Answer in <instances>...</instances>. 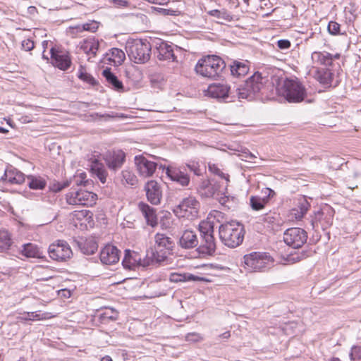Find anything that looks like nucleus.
Here are the masks:
<instances>
[{"mask_svg": "<svg viewBox=\"0 0 361 361\" xmlns=\"http://www.w3.org/2000/svg\"><path fill=\"white\" fill-rule=\"evenodd\" d=\"M12 243L9 232L6 230H0V252L8 250Z\"/></svg>", "mask_w": 361, "mask_h": 361, "instance_id": "obj_38", "label": "nucleus"}, {"mask_svg": "<svg viewBox=\"0 0 361 361\" xmlns=\"http://www.w3.org/2000/svg\"><path fill=\"white\" fill-rule=\"evenodd\" d=\"M21 254L26 257L42 258L43 253L37 245L33 243H27L23 245Z\"/></svg>", "mask_w": 361, "mask_h": 361, "instance_id": "obj_29", "label": "nucleus"}, {"mask_svg": "<svg viewBox=\"0 0 361 361\" xmlns=\"http://www.w3.org/2000/svg\"><path fill=\"white\" fill-rule=\"evenodd\" d=\"M245 268L250 271H262L273 266L274 259L267 252H253L244 255Z\"/></svg>", "mask_w": 361, "mask_h": 361, "instance_id": "obj_6", "label": "nucleus"}, {"mask_svg": "<svg viewBox=\"0 0 361 361\" xmlns=\"http://www.w3.org/2000/svg\"><path fill=\"white\" fill-rule=\"evenodd\" d=\"M126 50L135 63H145L150 57L151 46L147 39H130L126 42Z\"/></svg>", "mask_w": 361, "mask_h": 361, "instance_id": "obj_5", "label": "nucleus"}, {"mask_svg": "<svg viewBox=\"0 0 361 361\" xmlns=\"http://www.w3.org/2000/svg\"><path fill=\"white\" fill-rule=\"evenodd\" d=\"M334 216V209L329 205H324L314 213L312 224L314 227L320 226L324 230L332 225Z\"/></svg>", "mask_w": 361, "mask_h": 361, "instance_id": "obj_12", "label": "nucleus"}, {"mask_svg": "<svg viewBox=\"0 0 361 361\" xmlns=\"http://www.w3.org/2000/svg\"><path fill=\"white\" fill-rule=\"evenodd\" d=\"M49 255L54 260L63 262L72 257L73 252L67 242L59 240L49 245Z\"/></svg>", "mask_w": 361, "mask_h": 361, "instance_id": "obj_10", "label": "nucleus"}, {"mask_svg": "<svg viewBox=\"0 0 361 361\" xmlns=\"http://www.w3.org/2000/svg\"><path fill=\"white\" fill-rule=\"evenodd\" d=\"M244 228L238 222H229L219 228V237L225 245L235 247L240 245L244 238Z\"/></svg>", "mask_w": 361, "mask_h": 361, "instance_id": "obj_4", "label": "nucleus"}, {"mask_svg": "<svg viewBox=\"0 0 361 361\" xmlns=\"http://www.w3.org/2000/svg\"><path fill=\"white\" fill-rule=\"evenodd\" d=\"M166 259L165 255L157 256L153 252L147 253L145 257L142 258L141 255L134 251L126 250L125 255L122 261L123 266L126 269H134L136 267H146L153 264L154 262L158 263L164 261Z\"/></svg>", "mask_w": 361, "mask_h": 361, "instance_id": "obj_3", "label": "nucleus"}, {"mask_svg": "<svg viewBox=\"0 0 361 361\" xmlns=\"http://www.w3.org/2000/svg\"><path fill=\"white\" fill-rule=\"evenodd\" d=\"M150 83L153 87L161 89L165 85L166 81L162 75L154 73L150 75Z\"/></svg>", "mask_w": 361, "mask_h": 361, "instance_id": "obj_44", "label": "nucleus"}, {"mask_svg": "<svg viewBox=\"0 0 361 361\" xmlns=\"http://www.w3.org/2000/svg\"><path fill=\"white\" fill-rule=\"evenodd\" d=\"M126 77L134 84L139 83L142 79V71L135 66H130L126 71Z\"/></svg>", "mask_w": 361, "mask_h": 361, "instance_id": "obj_37", "label": "nucleus"}, {"mask_svg": "<svg viewBox=\"0 0 361 361\" xmlns=\"http://www.w3.org/2000/svg\"><path fill=\"white\" fill-rule=\"evenodd\" d=\"M135 166L139 176L143 178L151 177L157 169V164L143 155L135 157Z\"/></svg>", "mask_w": 361, "mask_h": 361, "instance_id": "obj_13", "label": "nucleus"}, {"mask_svg": "<svg viewBox=\"0 0 361 361\" xmlns=\"http://www.w3.org/2000/svg\"><path fill=\"white\" fill-rule=\"evenodd\" d=\"M241 157L242 160L248 161V159H252L256 157L248 150H244L242 152V154L240 155Z\"/></svg>", "mask_w": 361, "mask_h": 361, "instance_id": "obj_61", "label": "nucleus"}, {"mask_svg": "<svg viewBox=\"0 0 361 361\" xmlns=\"http://www.w3.org/2000/svg\"><path fill=\"white\" fill-rule=\"evenodd\" d=\"M199 207V202L193 197H188L183 199L173 212L180 218L192 219L197 216Z\"/></svg>", "mask_w": 361, "mask_h": 361, "instance_id": "obj_9", "label": "nucleus"}, {"mask_svg": "<svg viewBox=\"0 0 361 361\" xmlns=\"http://www.w3.org/2000/svg\"><path fill=\"white\" fill-rule=\"evenodd\" d=\"M19 121L21 123L25 124L33 122L34 118L27 115H23L19 118Z\"/></svg>", "mask_w": 361, "mask_h": 361, "instance_id": "obj_63", "label": "nucleus"}, {"mask_svg": "<svg viewBox=\"0 0 361 361\" xmlns=\"http://www.w3.org/2000/svg\"><path fill=\"white\" fill-rule=\"evenodd\" d=\"M97 195L86 190H71L66 195L68 204L92 207L96 204Z\"/></svg>", "mask_w": 361, "mask_h": 361, "instance_id": "obj_8", "label": "nucleus"}, {"mask_svg": "<svg viewBox=\"0 0 361 361\" xmlns=\"http://www.w3.org/2000/svg\"><path fill=\"white\" fill-rule=\"evenodd\" d=\"M79 78L86 82H91L93 78L88 75L87 73L83 72L82 70L80 71Z\"/></svg>", "mask_w": 361, "mask_h": 361, "instance_id": "obj_62", "label": "nucleus"}, {"mask_svg": "<svg viewBox=\"0 0 361 361\" xmlns=\"http://www.w3.org/2000/svg\"><path fill=\"white\" fill-rule=\"evenodd\" d=\"M219 184L216 182L209 180H204L201 182L198 191L201 196L205 197H212L216 196L219 198L220 192L219 191Z\"/></svg>", "mask_w": 361, "mask_h": 361, "instance_id": "obj_21", "label": "nucleus"}, {"mask_svg": "<svg viewBox=\"0 0 361 361\" xmlns=\"http://www.w3.org/2000/svg\"><path fill=\"white\" fill-rule=\"evenodd\" d=\"M90 167L92 171L97 176L99 180L102 183H106L107 173L103 164L95 159L92 161Z\"/></svg>", "mask_w": 361, "mask_h": 361, "instance_id": "obj_34", "label": "nucleus"}, {"mask_svg": "<svg viewBox=\"0 0 361 361\" xmlns=\"http://www.w3.org/2000/svg\"><path fill=\"white\" fill-rule=\"evenodd\" d=\"M155 243L157 250L155 252H152L155 253L157 256V254L159 255H162L164 254L166 257L167 255L169 254L170 251L173 247V243L171 239L166 235L161 233L156 234Z\"/></svg>", "mask_w": 361, "mask_h": 361, "instance_id": "obj_16", "label": "nucleus"}, {"mask_svg": "<svg viewBox=\"0 0 361 361\" xmlns=\"http://www.w3.org/2000/svg\"><path fill=\"white\" fill-rule=\"evenodd\" d=\"M4 179L11 184H21L25 181L24 174L16 169L10 167L6 169Z\"/></svg>", "mask_w": 361, "mask_h": 361, "instance_id": "obj_27", "label": "nucleus"}, {"mask_svg": "<svg viewBox=\"0 0 361 361\" xmlns=\"http://www.w3.org/2000/svg\"><path fill=\"white\" fill-rule=\"evenodd\" d=\"M204 281L210 282L211 280L205 277H202L197 275H195L190 273H185V281Z\"/></svg>", "mask_w": 361, "mask_h": 361, "instance_id": "obj_52", "label": "nucleus"}, {"mask_svg": "<svg viewBox=\"0 0 361 361\" xmlns=\"http://www.w3.org/2000/svg\"><path fill=\"white\" fill-rule=\"evenodd\" d=\"M169 280L171 282H185V273H171L169 276Z\"/></svg>", "mask_w": 361, "mask_h": 361, "instance_id": "obj_53", "label": "nucleus"}, {"mask_svg": "<svg viewBox=\"0 0 361 361\" xmlns=\"http://www.w3.org/2000/svg\"><path fill=\"white\" fill-rule=\"evenodd\" d=\"M51 63L62 71L68 69L71 65L69 54L59 47L51 46L50 48Z\"/></svg>", "mask_w": 361, "mask_h": 361, "instance_id": "obj_14", "label": "nucleus"}, {"mask_svg": "<svg viewBox=\"0 0 361 361\" xmlns=\"http://www.w3.org/2000/svg\"><path fill=\"white\" fill-rule=\"evenodd\" d=\"M56 317L51 312H42L41 311L24 312L17 317L18 322L41 321L47 320Z\"/></svg>", "mask_w": 361, "mask_h": 361, "instance_id": "obj_22", "label": "nucleus"}, {"mask_svg": "<svg viewBox=\"0 0 361 361\" xmlns=\"http://www.w3.org/2000/svg\"><path fill=\"white\" fill-rule=\"evenodd\" d=\"M103 76L105 78L106 82L109 85H111L112 87L117 91H123V86L121 81H120L118 78L111 72L110 69L106 68L102 72Z\"/></svg>", "mask_w": 361, "mask_h": 361, "instance_id": "obj_32", "label": "nucleus"}, {"mask_svg": "<svg viewBox=\"0 0 361 361\" xmlns=\"http://www.w3.org/2000/svg\"><path fill=\"white\" fill-rule=\"evenodd\" d=\"M120 252L116 246L106 245L100 252V260L104 264H114L119 261Z\"/></svg>", "mask_w": 361, "mask_h": 361, "instance_id": "obj_18", "label": "nucleus"}, {"mask_svg": "<svg viewBox=\"0 0 361 361\" xmlns=\"http://www.w3.org/2000/svg\"><path fill=\"white\" fill-rule=\"evenodd\" d=\"M296 326V324L294 322H290L286 324L282 328L283 331L285 334L290 336L295 333L294 329Z\"/></svg>", "mask_w": 361, "mask_h": 361, "instance_id": "obj_55", "label": "nucleus"}, {"mask_svg": "<svg viewBox=\"0 0 361 361\" xmlns=\"http://www.w3.org/2000/svg\"><path fill=\"white\" fill-rule=\"evenodd\" d=\"M109 60L112 61L115 66L121 65L126 59L123 51L118 48H112L108 54Z\"/></svg>", "mask_w": 361, "mask_h": 361, "instance_id": "obj_36", "label": "nucleus"}, {"mask_svg": "<svg viewBox=\"0 0 361 361\" xmlns=\"http://www.w3.org/2000/svg\"><path fill=\"white\" fill-rule=\"evenodd\" d=\"M89 211L87 210H80V211H74L71 214V219L74 222L75 226H77V222L78 221H86L88 218H90L89 216Z\"/></svg>", "mask_w": 361, "mask_h": 361, "instance_id": "obj_43", "label": "nucleus"}, {"mask_svg": "<svg viewBox=\"0 0 361 361\" xmlns=\"http://www.w3.org/2000/svg\"><path fill=\"white\" fill-rule=\"evenodd\" d=\"M307 235L305 230L300 228H290L283 233V241L293 248L302 247L307 241Z\"/></svg>", "mask_w": 361, "mask_h": 361, "instance_id": "obj_11", "label": "nucleus"}, {"mask_svg": "<svg viewBox=\"0 0 361 361\" xmlns=\"http://www.w3.org/2000/svg\"><path fill=\"white\" fill-rule=\"evenodd\" d=\"M121 181L123 184L135 186L137 184L138 179L132 171L125 169L121 172Z\"/></svg>", "mask_w": 361, "mask_h": 361, "instance_id": "obj_39", "label": "nucleus"}, {"mask_svg": "<svg viewBox=\"0 0 361 361\" xmlns=\"http://www.w3.org/2000/svg\"><path fill=\"white\" fill-rule=\"evenodd\" d=\"M99 25L97 22L92 21L91 23H87L82 25V30L95 32Z\"/></svg>", "mask_w": 361, "mask_h": 361, "instance_id": "obj_57", "label": "nucleus"}, {"mask_svg": "<svg viewBox=\"0 0 361 361\" xmlns=\"http://www.w3.org/2000/svg\"><path fill=\"white\" fill-rule=\"evenodd\" d=\"M290 45V42L288 39H279L277 41V47L281 50L289 49Z\"/></svg>", "mask_w": 361, "mask_h": 361, "instance_id": "obj_59", "label": "nucleus"}, {"mask_svg": "<svg viewBox=\"0 0 361 361\" xmlns=\"http://www.w3.org/2000/svg\"><path fill=\"white\" fill-rule=\"evenodd\" d=\"M198 250L200 253L209 255H212L216 250V243L214 235L211 234L202 235Z\"/></svg>", "mask_w": 361, "mask_h": 361, "instance_id": "obj_24", "label": "nucleus"}, {"mask_svg": "<svg viewBox=\"0 0 361 361\" xmlns=\"http://www.w3.org/2000/svg\"><path fill=\"white\" fill-rule=\"evenodd\" d=\"M340 57L339 54L332 55L326 51H314L312 54L311 58L314 63H317L324 66H330L334 59Z\"/></svg>", "mask_w": 361, "mask_h": 361, "instance_id": "obj_23", "label": "nucleus"}, {"mask_svg": "<svg viewBox=\"0 0 361 361\" xmlns=\"http://www.w3.org/2000/svg\"><path fill=\"white\" fill-rule=\"evenodd\" d=\"M157 57L159 60H174L172 47L164 42H161L157 47Z\"/></svg>", "mask_w": 361, "mask_h": 361, "instance_id": "obj_30", "label": "nucleus"}, {"mask_svg": "<svg viewBox=\"0 0 361 361\" xmlns=\"http://www.w3.org/2000/svg\"><path fill=\"white\" fill-rule=\"evenodd\" d=\"M278 214L274 212L267 213L261 216V221L263 224H267L268 226L274 224L278 220Z\"/></svg>", "mask_w": 361, "mask_h": 361, "instance_id": "obj_47", "label": "nucleus"}, {"mask_svg": "<svg viewBox=\"0 0 361 361\" xmlns=\"http://www.w3.org/2000/svg\"><path fill=\"white\" fill-rule=\"evenodd\" d=\"M80 48L86 54L95 56L99 48V42L94 38H87L80 42Z\"/></svg>", "mask_w": 361, "mask_h": 361, "instance_id": "obj_28", "label": "nucleus"}, {"mask_svg": "<svg viewBox=\"0 0 361 361\" xmlns=\"http://www.w3.org/2000/svg\"><path fill=\"white\" fill-rule=\"evenodd\" d=\"M109 2L116 8H128L130 5L128 0H109Z\"/></svg>", "mask_w": 361, "mask_h": 361, "instance_id": "obj_54", "label": "nucleus"}, {"mask_svg": "<svg viewBox=\"0 0 361 361\" xmlns=\"http://www.w3.org/2000/svg\"><path fill=\"white\" fill-rule=\"evenodd\" d=\"M179 244L182 247L186 249L195 247L198 244L197 237L194 231L186 230L182 234Z\"/></svg>", "mask_w": 361, "mask_h": 361, "instance_id": "obj_26", "label": "nucleus"}, {"mask_svg": "<svg viewBox=\"0 0 361 361\" xmlns=\"http://www.w3.org/2000/svg\"><path fill=\"white\" fill-rule=\"evenodd\" d=\"M341 25L335 21H330L328 25V31L332 35L340 34Z\"/></svg>", "mask_w": 361, "mask_h": 361, "instance_id": "obj_50", "label": "nucleus"}, {"mask_svg": "<svg viewBox=\"0 0 361 361\" xmlns=\"http://www.w3.org/2000/svg\"><path fill=\"white\" fill-rule=\"evenodd\" d=\"M249 71V66L247 61H238L233 62L231 65V72L234 76L240 77L245 75Z\"/></svg>", "mask_w": 361, "mask_h": 361, "instance_id": "obj_33", "label": "nucleus"}, {"mask_svg": "<svg viewBox=\"0 0 361 361\" xmlns=\"http://www.w3.org/2000/svg\"><path fill=\"white\" fill-rule=\"evenodd\" d=\"M22 47L25 51H30L34 48V42L30 39H25L22 42Z\"/></svg>", "mask_w": 361, "mask_h": 361, "instance_id": "obj_60", "label": "nucleus"}, {"mask_svg": "<svg viewBox=\"0 0 361 361\" xmlns=\"http://www.w3.org/2000/svg\"><path fill=\"white\" fill-rule=\"evenodd\" d=\"M81 252L85 255H92L98 248L97 241L94 238H87L82 240L78 244Z\"/></svg>", "mask_w": 361, "mask_h": 361, "instance_id": "obj_31", "label": "nucleus"}, {"mask_svg": "<svg viewBox=\"0 0 361 361\" xmlns=\"http://www.w3.org/2000/svg\"><path fill=\"white\" fill-rule=\"evenodd\" d=\"M145 190L148 201L153 204H158L162 196L159 184L155 180H149L145 186Z\"/></svg>", "mask_w": 361, "mask_h": 361, "instance_id": "obj_20", "label": "nucleus"}, {"mask_svg": "<svg viewBox=\"0 0 361 361\" xmlns=\"http://www.w3.org/2000/svg\"><path fill=\"white\" fill-rule=\"evenodd\" d=\"M267 78L262 75V73H255L247 79L243 87L238 88L240 98L252 99L257 93L264 89Z\"/></svg>", "mask_w": 361, "mask_h": 361, "instance_id": "obj_7", "label": "nucleus"}, {"mask_svg": "<svg viewBox=\"0 0 361 361\" xmlns=\"http://www.w3.org/2000/svg\"><path fill=\"white\" fill-rule=\"evenodd\" d=\"M139 209L146 219L147 224L152 227L157 225V217L155 210L148 204L140 202L138 204Z\"/></svg>", "mask_w": 361, "mask_h": 361, "instance_id": "obj_25", "label": "nucleus"}, {"mask_svg": "<svg viewBox=\"0 0 361 361\" xmlns=\"http://www.w3.org/2000/svg\"><path fill=\"white\" fill-rule=\"evenodd\" d=\"M153 9L164 16H176L178 13L177 11L159 7H154Z\"/></svg>", "mask_w": 361, "mask_h": 361, "instance_id": "obj_56", "label": "nucleus"}, {"mask_svg": "<svg viewBox=\"0 0 361 361\" xmlns=\"http://www.w3.org/2000/svg\"><path fill=\"white\" fill-rule=\"evenodd\" d=\"M185 339L188 341L198 342L202 340V337L197 333H189L185 336Z\"/></svg>", "mask_w": 361, "mask_h": 361, "instance_id": "obj_58", "label": "nucleus"}, {"mask_svg": "<svg viewBox=\"0 0 361 361\" xmlns=\"http://www.w3.org/2000/svg\"><path fill=\"white\" fill-rule=\"evenodd\" d=\"M350 357L352 361L361 360V346H353L351 348Z\"/></svg>", "mask_w": 361, "mask_h": 361, "instance_id": "obj_51", "label": "nucleus"}, {"mask_svg": "<svg viewBox=\"0 0 361 361\" xmlns=\"http://www.w3.org/2000/svg\"><path fill=\"white\" fill-rule=\"evenodd\" d=\"M266 202L264 199L258 197H251L250 204L254 210H260L264 208Z\"/></svg>", "mask_w": 361, "mask_h": 361, "instance_id": "obj_48", "label": "nucleus"}, {"mask_svg": "<svg viewBox=\"0 0 361 361\" xmlns=\"http://www.w3.org/2000/svg\"><path fill=\"white\" fill-rule=\"evenodd\" d=\"M28 185L31 189L42 190L46 185L45 180L39 176H27Z\"/></svg>", "mask_w": 361, "mask_h": 361, "instance_id": "obj_41", "label": "nucleus"}, {"mask_svg": "<svg viewBox=\"0 0 361 361\" xmlns=\"http://www.w3.org/2000/svg\"><path fill=\"white\" fill-rule=\"evenodd\" d=\"M330 72L324 70H318L314 75L315 78L319 81L320 83L327 84L330 78Z\"/></svg>", "mask_w": 361, "mask_h": 361, "instance_id": "obj_46", "label": "nucleus"}, {"mask_svg": "<svg viewBox=\"0 0 361 361\" xmlns=\"http://www.w3.org/2000/svg\"><path fill=\"white\" fill-rule=\"evenodd\" d=\"M118 316V313L115 312L113 309L109 308L106 309L104 312L101 314L100 317L102 319H111L115 320L116 319Z\"/></svg>", "mask_w": 361, "mask_h": 361, "instance_id": "obj_49", "label": "nucleus"}, {"mask_svg": "<svg viewBox=\"0 0 361 361\" xmlns=\"http://www.w3.org/2000/svg\"><path fill=\"white\" fill-rule=\"evenodd\" d=\"M208 14L211 16L216 18L219 20V23H223L224 21L230 22L233 18L231 15L225 9L221 10H211L208 11Z\"/></svg>", "mask_w": 361, "mask_h": 361, "instance_id": "obj_40", "label": "nucleus"}, {"mask_svg": "<svg viewBox=\"0 0 361 361\" xmlns=\"http://www.w3.org/2000/svg\"><path fill=\"white\" fill-rule=\"evenodd\" d=\"M126 154L122 150L108 152L104 155V160L110 169L117 170L125 161Z\"/></svg>", "mask_w": 361, "mask_h": 361, "instance_id": "obj_19", "label": "nucleus"}, {"mask_svg": "<svg viewBox=\"0 0 361 361\" xmlns=\"http://www.w3.org/2000/svg\"><path fill=\"white\" fill-rule=\"evenodd\" d=\"M310 207V204L307 202V200L305 197H301L298 200V208L293 209L292 210L291 214L293 216H295V218L296 219H300L304 216V215L309 210Z\"/></svg>", "mask_w": 361, "mask_h": 361, "instance_id": "obj_35", "label": "nucleus"}, {"mask_svg": "<svg viewBox=\"0 0 361 361\" xmlns=\"http://www.w3.org/2000/svg\"><path fill=\"white\" fill-rule=\"evenodd\" d=\"M302 257L299 255H291L288 257L287 262L288 263L293 264L295 262L300 261Z\"/></svg>", "mask_w": 361, "mask_h": 361, "instance_id": "obj_64", "label": "nucleus"}, {"mask_svg": "<svg viewBox=\"0 0 361 361\" xmlns=\"http://www.w3.org/2000/svg\"><path fill=\"white\" fill-rule=\"evenodd\" d=\"M199 230L201 233V237L207 234L213 235L214 222L209 219L202 221L199 225Z\"/></svg>", "mask_w": 361, "mask_h": 361, "instance_id": "obj_42", "label": "nucleus"}, {"mask_svg": "<svg viewBox=\"0 0 361 361\" xmlns=\"http://www.w3.org/2000/svg\"><path fill=\"white\" fill-rule=\"evenodd\" d=\"M224 61L216 55H207L198 60L195 70L197 74L208 78L219 77L224 68Z\"/></svg>", "mask_w": 361, "mask_h": 361, "instance_id": "obj_2", "label": "nucleus"}, {"mask_svg": "<svg viewBox=\"0 0 361 361\" xmlns=\"http://www.w3.org/2000/svg\"><path fill=\"white\" fill-rule=\"evenodd\" d=\"M230 87L224 83H213L204 90L206 96L215 99H226L228 97Z\"/></svg>", "mask_w": 361, "mask_h": 361, "instance_id": "obj_17", "label": "nucleus"}, {"mask_svg": "<svg viewBox=\"0 0 361 361\" xmlns=\"http://www.w3.org/2000/svg\"><path fill=\"white\" fill-rule=\"evenodd\" d=\"M208 168L212 173L224 179L227 183L229 182V175L224 173L217 164L209 163Z\"/></svg>", "mask_w": 361, "mask_h": 361, "instance_id": "obj_45", "label": "nucleus"}, {"mask_svg": "<svg viewBox=\"0 0 361 361\" xmlns=\"http://www.w3.org/2000/svg\"><path fill=\"white\" fill-rule=\"evenodd\" d=\"M272 83H276V92L288 102H301L307 96L306 89L297 79H279L274 77Z\"/></svg>", "mask_w": 361, "mask_h": 361, "instance_id": "obj_1", "label": "nucleus"}, {"mask_svg": "<svg viewBox=\"0 0 361 361\" xmlns=\"http://www.w3.org/2000/svg\"><path fill=\"white\" fill-rule=\"evenodd\" d=\"M168 177L182 186H187L190 183V177L185 168L168 166L166 170Z\"/></svg>", "mask_w": 361, "mask_h": 361, "instance_id": "obj_15", "label": "nucleus"}]
</instances>
